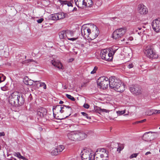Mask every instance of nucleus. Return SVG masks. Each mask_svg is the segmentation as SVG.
Listing matches in <instances>:
<instances>
[{
    "label": "nucleus",
    "instance_id": "1",
    "mask_svg": "<svg viewBox=\"0 0 160 160\" xmlns=\"http://www.w3.org/2000/svg\"><path fill=\"white\" fill-rule=\"evenodd\" d=\"M25 99L21 93L14 92L11 93L9 97V102L12 106L18 107L22 105L24 103Z\"/></svg>",
    "mask_w": 160,
    "mask_h": 160
},
{
    "label": "nucleus",
    "instance_id": "2",
    "mask_svg": "<svg viewBox=\"0 0 160 160\" xmlns=\"http://www.w3.org/2000/svg\"><path fill=\"white\" fill-rule=\"evenodd\" d=\"M121 81L116 79L114 76L110 77L109 87L111 89L119 92H122L124 90V87L122 85Z\"/></svg>",
    "mask_w": 160,
    "mask_h": 160
},
{
    "label": "nucleus",
    "instance_id": "3",
    "mask_svg": "<svg viewBox=\"0 0 160 160\" xmlns=\"http://www.w3.org/2000/svg\"><path fill=\"white\" fill-rule=\"evenodd\" d=\"M67 136L70 140L76 141L84 139L87 137V135L82 132L75 131L68 133Z\"/></svg>",
    "mask_w": 160,
    "mask_h": 160
},
{
    "label": "nucleus",
    "instance_id": "4",
    "mask_svg": "<svg viewBox=\"0 0 160 160\" xmlns=\"http://www.w3.org/2000/svg\"><path fill=\"white\" fill-rule=\"evenodd\" d=\"M110 83V78L109 79L107 77L104 76L100 77L97 80V83L100 88L105 89L108 87V84Z\"/></svg>",
    "mask_w": 160,
    "mask_h": 160
},
{
    "label": "nucleus",
    "instance_id": "5",
    "mask_svg": "<svg viewBox=\"0 0 160 160\" xmlns=\"http://www.w3.org/2000/svg\"><path fill=\"white\" fill-rule=\"evenodd\" d=\"M80 154L82 160H92L95 156L93 151H82Z\"/></svg>",
    "mask_w": 160,
    "mask_h": 160
},
{
    "label": "nucleus",
    "instance_id": "6",
    "mask_svg": "<svg viewBox=\"0 0 160 160\" xmlns=\"http://www.w3.org/2000/svg\"><path fill=\"white\" fill-rule=\"evenodd\" d=\"M129 90L133 94L138 96L142 94V88L138 84H133L130 85L129 87Z\"/></svg>",
    "mask_w": 160,
    "mask_h": 160
},
{
    "label": "nucleus",
    "instance_id": "7",
    "mask_svg": "<svg viewBox=\"0 0 160 160\" xmlns=\"http://www.w3.org/2000/svg\"><path fill=\"white\" fill-rule=\"evenodd\" d=\"M100 55L102 59L106 61H110L112 59V54L107 49H104L101 51Z\"/></svg>",
    "mask_w": 160,
    "mask_h": 160
},
{
    "label": "nucleus",
    "instance_id": "8",
    "mask_svg": "<svg viewBox=\"0 0 160 160\" xmlns=\"http://www.w3.org/2000/svg\"><path fill=\"white\" fill-rule=\"evenodd\" d=\"M126 32L125 28H120L115 30L113 33V38L114 39H118L122 37Z\"/></svg>",
    "mask_w": 160,
    "mask_h": 160
},
{
    "label": "nucleus",
    "instance_id": "9",
    "mask_svg": "<svg viewBox=\"0 0 160 160\" xmlns=\"http://www.w3.org/2000/svg\"><path fill=\"white\" fill-rule=\"evenodd\" d=\"M63 113H64L65 114L64 116H63V118H61L60 119H62L68 117L70 116L72 112V109L70 107L68 106L63 105L62 106Z\"/></svg>",
    "mask_w": 160,
    "mask_h": 160
},
{
    "label": "nucleus",
    "instance_id": "10",
    "mask_svg": "<svg viewBox=\"0 0 160 160\" xmlns=\"http://www.w3.org/2000/svg\"><path fill=\"white\" fill-rule=\"evenodd\" d=\"M145 53L147 54L148 57L151 59L157 58L158 55L156 54L155 51H153L152 48H148L145 52Z\"/></svg>",
    "mask_w": 160,
    "mask_h": 160
},
{
    "label": "nucleus",
    "instance_id": "11",
    "mask_svg": "<svg viewBox=\"0 0 160 160\" xmlns=\"http://www.w3.org/2000/svg\"><path fill=\"white\" fill-rule=\"evenodd\" d=\"M152 26L156 32H160V21L158 18L153 21L152 22Z\"/></svg>",
    "mask_w": 160,
    "mask_h": 160
},
{
    "label": "nucleus",
    "instance_id": "12",
    "mask_svg": "<svg viewBox=\"0 0 160 160\" xmlns=\"http://www.w3.org/2000/svg\"><path fill=\"white\" fill-rule=\"evenodd\" d=\"M155 133V132H145L143 136L142 139L146 141H151L154 139L153 136L152 135V133Z\"/></svg>",
    "mask_w": 160,
    "mask_h": 160
},
{
    "label": "nucleus",
    "instance_id": "13",
    "mask_svg": "<svg viewBox=\"0 0 160 160\" xmlns=\"http://www.w3.org/2000/svg\"><path fill=\"white\" fill-rule=\"evenodd\" d=\"M91 31L90 29L87 27L82 26L81 28V34L83 37L85 38H86L87 37H88L90 35Z\"/></svg>",
    "mask_w": 160,
    "mask_h": 160
},
{
    "label": "nucleus",
    "instance_id": "14",
    "mask_svg": "<svg viewBox=\"0 0 160 160\" xmlns=\"http://www.w3.org/2000/svg\"><path fill=\"white\" fill-rule=\"evenodd\" d=\"M93 28H95V30L92 31V32H91L90 35V38L92 40L96 38L98 36L99 33V30L96 26Z\"/></svg>",
    "mask_w": 160,
    "mask_h": 160
},
{
    "label": "nucleus",
    "instance_id": "15",
    "mask_svg": "<svg viewBox=\"0 0 160 160\" xmlns=\"http://www.w3.org/2000/svg\"><path fill=\"white\" fill-rule=\"evenodd\" d=\"M138 12L141 14H146L148 12V10L146 7L143 4L138 5Z\"/></svg>",
    "mask_w": 160,
    "mask_h": 160
},
{
    "label": "nucleus",
    "instance_id": "16",
    "mask_svg": "<svg viewBox=\"0 0 160 160\" xmlns=\"http://www.w3.org/2000/svg\"><path fill=\"white\" fill-rule=\"evenodd\" d=\"M51 63L55 67L59 69H63L64 68L62 63L58 60H53L51 61Z\"/></svg>",
    "mask_w": 160,
    "mask_h": 160
},
{
    "label": "nucleus",
    "instance_id": "17",
    "mask_svg": "<svg viewBox=\"0 0 160 160\" xmlns=\"http://www.w3.org/2000/svg\"><path fill=\"white\" fill-rule=\"evenodd\" d=\"M47 113V110L45 108H41L38 111L37 114L38 116L42 118L45 117Z\"/></svg>",
    "mask_w": 160,
    "mask_h": 160
},
{
    "label": "nucleus",
    "instance_id": "18",
    "mask_svg": "<svg viewBox=\"0 0 160 160\" xmlns=\"http://www.w3.org/2000/svg\"><path fill=\"white\" fill-rule=\"evenodd\" d=\"M76 5L79 8H85V0H74Z\"/></svg>",
    "mask_w": 160,
    "mask_h": 160
},
{
    "label": "nucleus",
    "instance_id": "19",
    "mask_svg": "<svg viewBox=\"0 0 160 160\" xmlns=\"http://www.w3.org/2000/svg\"><path fill=\"white\" fill-rule=\"evenodd\" d=\"M63 105H58L56 106H53L52 110L54 112V111L56 113H58L60 112L61 113H63L62 106Z\"/></svg>",
    "mask_w": 160,
    "mask_h": 160
},
{
    "label": "nucleus",
    "instance_id": "20",
    "mask_svg": "<svg viewBox=\"0 0 160 160\" xmlns=\"http://www.w3.org/2000/svg\"><path fill=\"white\" fill-rule=\"evenodd\" d=\"M23 82L25 84L29 85H33L34 83H36V82H34V81L29 79L27 77L24 78Z\"/></svg>",
    "mask_w": 160,
    "mask_h": 160
},
{
    "label": "nucleus",
    "instance_id": "21",
    "mask_svg": "<svg viewBox=\"0 0 160 160\" xmlns=\"http://www.w3.org/2000/svg\"><path fill=\"white\" fill-rule=\"evenodd\" d=\"M112 145L115 146L116 147V148H117V150H122L124 148L123 144L120 143H113Z\"/></svg>",
    "mask_w": 160,
    "mask_h": 160
},
{
    "label": "nucleus",
    "instance_id": "22",
    "mask_svg": "<svg viewBox=\"0 0 160 160\" xmlns=\"http://www.w3.org/2000/svg\"><path fill=\"white\" fill-rule=\"evenodd\" d=\"M118 49V46H114L107 49L109 50L110 52H111L113 56Z\"/></svg>",
    "mask_w": 160,
    "mask_h": 160
},
{
    "label": "nucleus",
    "instance_id": "23",
    "mask_svg": "<svg viewBox=\"0 0 160 160\" xmlns=\"http://www.w3.org/2000/svg\"><path fill=\"white\" fill-rule=\"evenodd\" d=\"M59 36L61 39L65 38L67 37L66 34V31L63 30L59 32Z\"/></svg>",
    "mask_w": 160,
    "mask_h": 160
},
{
    "label": "nucleus",
    "instance_id": "24",
    "mask_svg": "<svg viewBox=\"0 0 160 160\" xmlns=\"http://www.w3.org/2000/svg\"><path fill=\"white\" fill-rule=\"evenodd\" d=\"M58 20L63 19L66 17V14L62 12H59L57 13Z\"/></svg>",
    "mask_w": 160,
    "mask_h": 160
},
{
    "label": "nucleus",
    "instance_id": "25",
    "mask_svg": "<svg viewBox=\"0 0 160 160\" xmlns=\"http://www.w3.org/2000/svg\"><path fill=\"white\" fill-rule=\"evenodd\" d=\"M84 4L85 8L90 7L93 4V2L92 0H85Z\"/></svg>",
    "mask_w": 160,
    "mask_h": 160
},
{
    "label": "nucleus",
    "instance_id": "26",
    "mask_svg": "<svg viewBox=\"0 0 160 160\" xmlns=\"http://www.w3.org/2000/svg\"><path fill=\"white\" fill-rule=\"evenodd\" d=\"M49 19L52 20H58L57 13L51 15L49 17Z\"/></svg>",
    "mask_w": 160,
    "mask_h": 160
},
{
    "label": "nucleus",
    "instance_id": "27",
    "mask_svg": "<svg viewBox=\"0 0 160 160\" xmlns=\"http://www.w3.org/2000/svg\"><path fill=\"white\" fill-rule=\"evenodd\" d=\"M108 151H102L100 155V157L102 158L104 157H108Z\"/></svg>",
    "mask_w": 160,
    "mask_h": 160
},
{
    "label": "nucleus",
    "instance_id": "28",
    "mask_svg": "<svg viewBox=\"0 0 160 160\" xmlns=\"http://www.w3.org/2000/svg\"><path fill=\"white\" fill-rule=\"evenodd\" d=\"M62 151H49V152L52 156H56L60 153Z\"/></svg>",
    "mask_w": 160,
    "mask_h": 160
},
{
    "label": "nucleus",
    "instance_id": "29",
    "mask_svg": "<svg viewBox=\"0 0 160 160\" xmlns=\"http://www.w3.org/2000/svg\"><path fill=\"white\" fill-rule=\"evenodd\" d=\"M65 31L66 36H67V38H68V36H70L72 37L73 36L74 32L73 31L68 30H66Z\"/></svg>",
    "mask_w": 160,
    "mask_h": 160
},
{
    "label": "nucleus",
    "instance_id": "30",
    "mask_svg": "<svg viewBox=\"0 0 160 160\" xmlns=\"http://www.w3.org/2000/svg\"><path fill=\"white\" fill-rule=\"evenodd\" d=\"M98 108L97 109L99 111L100 113L102 112H108V113L109 112V111L108 110L105 109H102L99 107H97Z\"/></svg>",
    "mask_w": 160,
    "mask_h": 160
},
{
    "label": "nucleus",
    "instance_id": "31",
    "mask_svg": "<svg viewBox=\"0 0 160 160\" xmlns=\"http://www.w3.org/2000/svg\"><path fill=\"white\" fill-rule=\"evenodd\" d=\"M6 77L2 74H0V83L4 81L6 79Z\"/></svg>",
    "mask_w": 160,
    "mask_h": 160
},
{
    "label": "nucleus",
    "instance_id": "32",
    "mask_svg": "<svg viewBox=\"0 0 160 160\" xmlns=\"http://www.w3.org/2000/svg\"><path fill=\"white\" fill-rule=\"evenodd\" d=\"M15 155L17 156L19 158L22 159L23 160H26V159L25 158L22 156L18 152L16 153Z\"/></svg>",
    "mask_w": 160,
    "mask_h": 160
},
{
    "label": "nucleus",
    "instance_id": "33",
    "mask_svg": "<svg viewBox=\"0 0 160 160\" xmlns=\"http://www.w3.org/2000/svg\"><path fill=\"white\" fill-rule=\"evenodd\" d=\"M66 96L67 98H68V99H70V100L72 101H74L75 100V98L73 97L72 96L70 95L66 94Z\"/></svg>",
    "mask_w": 160,
    "mask_h": 160
},
{
    "label": "nucleus",
    "instance_id": "34",
    "mask_svg": "<svg viewBox=\"0 0 160 160\" xmlns=\"http://www.w3.org/2000/svg\"><path fill=\"white\" fill-rule=\"evenodd\" d=\"M65 149L64 146L60 145L58 146L57 148H56V150H63Z\"/></svg>",
    "mask_w": 160,
    "mask_h": 160
},
{
    "label": "nucleus",
    "instance_id": "35",
    "mask_svg": "<svg viewBox=\"0 0 160 160\" xmlns=\"http://www.w3.org/2000/svg\"><path fill=\"white\" fill-rule=\"evenodd\" d=\"M81 114L83 116L85 117L87 119H91L90 117H89L88 114L83 112H81Z\"/></svg>",
    "mask_w": 160,
    "mask_h": 160
},
{
    "label": "nucleus",
    "instance_id": "36",
    "mask_svg": "<svg viewBox=\"0 0 160 160\" xmlns=\"http://www.w3.org/2000/svg\"><path fill=\"white\" fill-rule=\"evenodd\" d=\"M39 87H43V88L44 89H46L47 88L46 85L44 82H40V83Z\"/></svg>",
    "mask_w": 160,
    "mask_h": 160
},
{
    "label": "nucleus",
    "instance_id": "37",
    "mask_svg": "<svg viewBox=\"0 0 160 160\" xmlns=\"http://www.w3.org/2000/svg\"><path fill=\"white\" fill-rule=\"evenodd\" d=\"M98 68L97 66L94 67L93 70L91 72V74H93L96 73L97 71L98 70Z\"/></svg>",
    "mask_w": 160,
    "mask_h": 160
},
{
    "label": "nucleus",
    "instance_id": "38",
    "mask_svg": "<svg viewBox=\"0 0 160 160\" xmlns=\"http://www.w3.org/2000/svg\"><path fill=\"white\" fill-rule=\"evenodd\" d=\"M58 1L62 5H67L68 2L67 1H63L62 0H58Z\"/></svg>",
    "mask_w": 160,
    "mask_h": 160
},
{
    "label": "nucleus",
    "instance_id": "39",
    "mask_svg": "<svg viewBox=\"0 0 160 160\" xmlns=\"http://www.w3.org/2000/svg\"><path fill=\"white\" fill-rule=\"evenodd\" d=\"M72 3H73V0H71L70 2L68 1V2L67 4V5L68 7L71 6L72 7H73V5L72 4Z\"/></svg>",
    "mask_w": 160,
    "mask_h": 160
},
{
    "label": "nucleus",
    "instance_id": "40",
    "mask_svg": "<svg viewBox=\"0 0 160 160\" xmlns=\"http://www.w3.org/2000/svg\"><path fill=\"white\" fill-rule=\"evenodd\" d=\"M138 155V153H133L132 154L130 157V158H136L137 155Z\"/></svg>",
    "mask_w": 160,
    "mask_h": 160
},
{
    "label": "nucleus",
    "instance_id": "41",
    "mask_svg": "<svg viewBox=\"0 0 160 160\" xmlns=\"http://www.w3.org/2000/svg\"><path fill=\"white\" fill-rule=\"evenodd\" d=\"M125 111H117V113L118 114L121 115L124 114L125 113Z\"/></svg>",
    "mask_w": 160,
    "mask_h": 160
},
{
    "label": "nucleus",
    "instance_id": "42",
    "mask_svg": "<svg viewBox=\"0 0 160 160\" xmlns=\"http://www.w3.org/2000/svg\"><path fill=\"white\" fill-rule=\"evenodd\" d=\"M94 159V160H103V159L100 156L99 157H96L95 158V157L94 158H93Z\"/></svg>",
    "mask_w": 160,
    "mask_h": 160
},
{
    "label": "nucleus",
    "instance_id": "43",
    "mask_svg": "<svg viewBox=\"0 0 160 160\" xmlns=\"http://www.w3.org/2000/svg\"><path fill=\"white\" fill-rule=\"evenodd\" d=\"M34 62L36 63H37V62L36 61H34V60H33L32 59L27 60L25 61V62Z\"/></svg>",
    "mask_w": 160,
    "mask_h": 160
},
{
    "label": "nucleus",
    "instance_id": "44",
    "mask_svg": "<svg viewBox=\"0 0 160 160\" xmlns=\"http://www.w3.org/2000/svg\"><path fill=\"white\" fill-rule=\"evenodd\" d=\"M92 150V148L89 146L85 147H83V150Z\"/></svg>",
    "mask_w": 160,
    "mask_h": 160
},
{
    "label": "nucleus",
    "instance_id": "45",
    "mask_svg": "<svg viewBox=\"0 0 160 160\" xmlns=\"http://www.w3.org/2000/svg\"><path fill=\"white\" fill-rule=\"evenodd\" d=\"M34 82H36V83H34L33 85H36L37 87H38V85H40V82H39V81H34Z\"/></svg>",
    "mask_w": 160,
    "mask_h": 160
},
{
    "label": "nucleus",
    "instance_id": "46",
    "mask_svg": "<svg viewBox=\"0 0 160 160\" xmlns=\"http://www.w3.org/2000/svg\"><path fill=\"white\" fill-rule=\"evenodd\" d=\"M127 67L129 69L132 68L133 67V65L132 63H130L127 65Z\"/></svg>",
    "mask_w": 160,
    "mask_h": 160
},
{
    "label": "nucleus",
    "instance_id": "47",
    "mask_svg": "<svg viewBox=\"0 0 160 160\" xmlns=\"http://www.w3.org/2000/svg\"><path fill=\"white\" fill-rule=\"evenodd\" d=\"M44 19L43 18H41L37 20V22L39 23H42V22L43 21Z\"/></svg>",
    "mask_w": 160,
    "mask_h": 160
},
{
    "label": "nucleus",
    "instance_id": "48",
    "mask_svg": "<svg viewBox=\"0 0 160 160\" xmlns=\"http://www.w3.org/2000/svg\"><path fill=\"white\" fill-rule=\"evenodd\" d=\"M83 106L85 108L88 109L89 107V105L87 103H85Z\"/></svg>",
    "mask_w": 160,
    "mask_h": 160
},
{
    "label": "nucleus",
    "instance_id": "49",
    "mask_svg": "<svg viewBox=\"0 0 160 160\" xmlns=\"http://www.w3.org/2000/svg\"><path fill=\"white\" fill-rule=\"evenodd\" d=\"M78 38H67L69 40H71V41H74L78 39Z\"/></svg>",
    "mask_w": 160,
    "mask_h": 160
},
{
    "label": "nucleus",
    "instance_id": "50",
    "mask_svg": "<svg viewBox=\"0 0 160 160\" xmlns=\"http://www.w3.org/2000/svg\"><path fill=\"white\" fill-rule=\"evenodd\" d=\"M114 143V142H112V143H111V146H110V147H109V148L110 149H111V150L112 149H114V148H116V147L115 146H112V143Z\"/></svg>",
    "mask_w": 160,
    "mask_h": 160
},
{
    "label": "nucleus",
    "instance_id": "51",
    "mask_svg": "<svg viewBox=\"0 0 160 160\" xmlns=\"http://www.w3.org/2000/svg\"><path fill=\"white\" fill-rule=\"evenodd\" d=\"M5 136V133L4 132H0V136Z\"/></svg>",
    "mask_w": 160,
    "mask_h": 160
},
{
    "label": "nucleus",
    "instance_id": "52",
    "mask_svg": "<svg viewBox=\"0 0 160 160\" xmlns=\"http://www.w3.org/2000/svg\"><path fill=\"white\" fill-rule=\"evenodd\" d=\"M142 121H141V120L139 121H138L136 122H135L133 123V124H138V123H142Z\"/></svg>",
    "mask_w": 160,
    "mask_h": 160
},
{
    "label": "nucleus",
    "instance_id": "53",
    "mask_svg": "<svg viewBox=\"0 0 160 160\" xmlns=\"http://www.w3.org/2000/svg\"><path fill=\"white\" fill-rule=\"evenodd\" d=\"M1 88L2 90L3 91H6V87H1Z\"/></svg>",
    "mask_w": 160,
    "mask_h": 160
},
{
    "label": "nucleus",
    "instance_id": "54",
    "mask_svg": "<svg viewBox=\"0 0 160 160\" xmlns=\"http://www.w3.org/2000/svg\"><path fill=\"white\" fill-rule=\"evenodd\" d=\"M128 39L130 41H132L133 40V38L132 37H130L128 38Z\"/></svg>",
    "mask_w": 160,
    "mask_h": 160
},
{
    "label": "nucleus",
    "instance_id": "55",
    "mask_svg": "<svg viewBox=\"0 0 160 160\" xmlns=\"http://www.w3.org/2000/svg\"><path fill=\"white\" fill-rule=\"evenodd\" d=\"M102 149H103V150H106V149H105L104 148H98V149H97V150H102Z\"/></svg>",
    "mask_w": 160,
    "mask_h": 160
},
{
    "label": "nucleus",
    "instance_id": "56",
    "mask_svg": "<svg viewBox=\"0 0 160 160\" xmlns=\"http://www.w3.org/2000/svg\"><path fill=\"white\" fill-rule=\"evenodd\" d=\"M150 153H151V152H147L146 153L145 155H148L149 154H150Z\"/></svg>",
    "mask_w": 160,
    "mask_h": 160
},
{
    "label": "nucleus",
    "instance_id": "57",
    "mask_svg": "<svg viewBox=\"0 0 160 160\" xmlns=\"http://www.w3.org/2000/svg\"><path fill=\"white\" fill-rule=\"evenodd\" d=\"M63 103V102L61 100L59 102V104H62Z\"/></svg>",
    "mask_w": 160,
    "mask_h": 160
},
{
    "label": "nucleus",
    "instance_id": "58",
    "mask_svg": "<svg viewBox=\"0 0 160 160\" xmlns=\"http://www.w3.org/2000/svg\"><path fill=\"white\" fill-rule=\"evenodd\" d=\"M38 129H39V130L40 131H41L42 130V128L40 127H38Z\"/></svg>",
    "mask_w": 160,
    "mask_h": 160
},
{
    "label": "nucleus",
    "instance_id": "59",
    "mask_svg": "<svg viewBox=\"0 0 160 160\" xmlns=\"http://www.w3.org/2000/svg\"><path fill=\"white\" fill-rule=\"evenodd\" d=\"M77 10V8L75 7L73 8L72 11H76Z\"/></svg>",
    "mask_w": 160,
    "mask_h": 160
},
{
    "label": "nucleus",
    "instance_id": "60",
    "mask_svg": "<svg viewBox=\"0 0 160 160\" xmlns=\"http://www.w3.org/2000/svg\"><path fill=\"white\" fill-rule=\"evenodd\" d=\"M146 119H144L143 120H142L141 121H142V122H143L146 121Z\"/></svg>",
    "mask_w": 160,
    "mask_h": 160
},
{
    "label": "nucleus",
    "instance_id": "61",
    "mask_svg": "<svg viewBox=\"0 0 160 160\" xmlns=\"http://www.w3.org/2000/svg\"><path fill=\"white\" fill-rule=\"evenodd\" d=\"M1 149H2V150L3 149V150H4V148H2V146H0V150H1Z\"/></svg>",
    "mask_w": 160,
    "mask_h": 160
},
{
    "label": "nucleus",
    "instance_id": "62",
    "mask_svg": "<svg viewBox=\"0 0 160 160\" xmlns=\"http://www.w3.org/2000/svg\"><path fill=\"white\" fill-rule=\"evenodd\" d=\"M158 111V110H155L154 111V113H158V112H157Z\"/></svg>",
    "mask_w": 160,
    "mask_h": 160
},
{
    "label": "nucleus",
    "instance_id": "63",
    "mask_svg": "<svg viewBox=\"0 0 160 160\" xmlns=\"http://www.w3.org/2000/svg\"><path fill=\"white\" fill-rule=\"evenodd\" d=\"M157 112H158V113H160V110H158V111Z\"/></svg>",
    "mask_w": 160,
    "mask_h": 160
},
{
    "label": "nucleus",
    "instance_id": "64",
    "mask_svg": "<svg viewBox=\"0 0 160 160\" xmlns=\"http://www.w3.org/2000/svg\"><path fill=\"white\" fill-rule=\"evenodd\" d=\"M64 89H67V88H66V86H65L64 87Z\"/></svg>",
    "mask_w": 160,
    "mask_h": 160
}]
</instances>
